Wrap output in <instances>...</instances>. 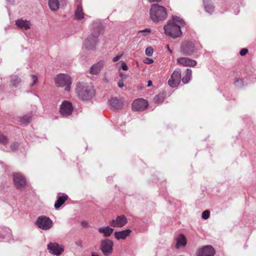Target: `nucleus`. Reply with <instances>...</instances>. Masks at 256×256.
Returning <instances> with one entry per match:
<instances>
[{
    "label": "nucleus",
    "mask_w": 256,
    "mask_h": 256,
    "mask_svg": "<svg viewBox=\"0 0 256 256\" xmlns=\"http://www.w3.org/2000/svg\"><path fill=\"white\" fill-rule=\"evenodd\" d=\"M103 28L100 22H94L90 34L84 42V46L86 50H94L98 42V38L102 32Z\"/></svg>",
    "instance_id": "obj_1"
},
{
    "label": "nucleus",
    "mask_w": 256,
    "mask_h": 256,
    "mask_svg": "<svg viewBox=\"0 0 256 256\" xmlns=\"http://www.w3.org/2000/svg\"><path fill=\"white\" fill-rule=\"evenodd\" d=\"M150 15L152 20L158 22L165 20L168 17L166 8L158 4H152L150 10Z\"/></svg>",
    "instance_id": "obj_2"
},
{
    "label": "nucleus",
    "mask_w": 256,
    "mask_h": 256,
    "mask_svg": "<svg viewBox=\"0 0 256 256\" xmlns=\"http://www.w3.org/2000/svg\"><path fill=\"white\" fill-rule=\"evenodd\" d=\"M76 90L79 98L83 100H90L94 94V90L92 85L82 82L77 84Z\"/></svg>",
    "instance_id": "obj_3"
},
{
    "label": "nucleus",
    "mask_w": 256,
    "mask_h": 256,
    "mask_svg": "<svg viewBox=\"0 0 256 256\" xmlns=\"http://www.w3.org/2000/svg\"><path fill=\"white\" fill-rule=\"evenodd\" d=\"M164 28L166 34L173 38L180 37L182 34L180 26L174 22H168Z\"/></svg>",
    "instance_id": "obj_4"
},
{
    "label": "nucleus",
    "mask_w": 256,
    "mask_h": 256,
    "mask_svg": "<svg viewBox=\"0 0 256 256\" xmlns=\"http://www.w3.org/2000/svg\"><path fill=\"white\" fill-rule=\"evenodd\" d=\"M56 85L58 87L65 86V90L69 91L72 84L70 76L66 74H60L54 78Z\"/></svg>",
    "instance_id": "obj_5"
},
{
    "label": "nucleus",
    "mask_w": 256,
    "mask_h": 256,
    "mask_svg": "<svg viewBox=\"0 0 256 256\" xmlns=\"http://www.w3.org/2000/svg\"><path fill=\"white\" fill-rule=\"evenodd\" d=\"M36 224L40 229L48 230L52 228L53 222L48 217L42 216L38 217L36 222Z\"/></svg>",
    "instance_id": "obj_6"
},
{
    "label": "nucleus",
    "mask_w": 256,
    "mask_h": 256,
    "mask_svg": "<svg viewBox=\"0 0 256 256\" xmlns=\"http://www.w3.org/2000/svg\"><path fill=\"white\" fill-rule=\"evenodd\" d=\"M113 246L114 242L112 240L105 239L102 240L100 249L105 256H108L112 252Z\"/></svg>",
    "instance_id": "obj_7"
},
{
    "label": "nucleus",
    "mask_w": 256,
    "mask_h": 256,
    "mask_svg": "<svg viewBox=\"0 0 256 256\" xmlns=\"http://www.w3.org/2000/svg\"><path fill=\"white\" fill-rule=\"evenodd\" d=\"M73 110L72 103L68 100H64L60 106V112L63 116H67L72 114Z\"/></svg>",
    "instance_id": "obj_8"
},
{
    "label": "nucleus",
    "mask_w": 256,
    "mask_h": 256,
    "mask_svg": "<svg viewBox=\"0 0 256 256\" xmlns=\"http://www.w3.org/2000/svg\"><path fill=\"white\" fill-rule=\"evenodd\" d=\"M181 80V70L176 69L174 70L170 78L168 80V84L172 88H176L178 86Z\"/></svg>",
    "instance_id": "obj_9"
},
{
    "label": "nucleus",
    "mask_w": 256,
    "mask_h": 256,
    "mask_svg": "<svg viewBox=\"0 0 256 256\" xmlns=\"http://www.w3.org/2000/svg\"><path fill=\"white\" fill-rule=\"evenodd\" d=\"M49 252L54 255L60 256L64 252V247L56 242H50L47 246Z\"/></svg>",
    "instance_id": "obj_10"
},
{
    "label": "nucleus",
    "mask_w": 256,
    "mask_h": 256,
    "mask_svg": "<svg viewBox=\"0 0 256 256\" xmlns=\"http://www.w3.org/2000/svg\"><path fill=\"white\" fill-rule=\"evenodd\" d=\"M195 50L194 45L191 42H184L180 48L181 52L184 55L191 56L194 54Z\"/></svg>",
    "instance_id": "obj_11"
},
{
    "label": "nucleus",
    "mask_w": 256,
    "mask_h": 256,
    "mask_svg": "<svg viewBox=\"0 0 256 256\" xmlns=\"http://www.w3.org/2000/svg\"><path fill=\"white\" fill-rule=\"evenodd\" d=\"M148 106V103L146 100L142 98H139L135 100L132 104V109L134 110H146Z\"/></svg>",
    "instance_id": "obj_12"
},
{
    "label": "nucleus",
    "mask_w": 256,
    "mask_h": 256,
    "mask_svg": "<svg viewBox=\"0 0 256 256\" xmlns=\"http://www.w3.org/2000/svg\"><path fill=\"white\" fill-rule=\"evenodd\" d=\"M215 250L211 246H206L199 249L196 253V256H214Z\"/></svg>",
    "instance_id": "obj_13"
},
{
    "label": "nucleus",
    "mask_w": 256,
    "mask_h": 256,
    "mask_svg": "<svg viewBox=\"0 0 256 256\" xmlns=\"http://www.w3.org/2000/svg\"><path fill=\"white\" fill-rule=\"evenodd\" d=\"M128 222L127 218L124 215L118 216L116 219H114L109 222L110 225L112 227H122Z\"/></svg>",
    "instance_id": "obj_14"
},
{
    "label": "nucleus",
    "mask_w": 256,
    "mask_h": 256,
    "mask_svg": "<svg viewBox=\"0 0 256 256\" xmlns=\"http://www.w3.org/2000/svg\"><path fill=\"white\" fill-rule=\"evenodd\" d=\"M13 179L14 185L18 188H22L26 184V181L24 176L20 173L14 174Z\"/></svg>",
    "instance_id": "obj_15"
},
{
    "label": "nucleus",
    "mask_w": 256,
    "mask_h": 256,
    "mask_svg": "<svg viewBox=\"0 0 256 256\" xmlns=\"http://www.w3.org/2000/svg\"><path fill=\"white\" fill-rule=\"evenodd\" d=\"M178 63L184 66H194L197 62L196 60L188 58H180L177 59Z\"/></svg>",
    "instance_id": "obj_16"
},
{
    "label": "nucleus",
    "mask_w": 256,
    "mask_h": 256,
    "mask_svg": "<svg viewBox=\"0 0 256 256\" xmlns=\"http://www.w3.org/2000/svg\"><path fill=\"white\" fill-rule=\"evenodd\" d=\"M16 25L18 28L22 30H28L30 28V21L26 20H24L22 18H20L16 21Z\"/></svg>",
    "instance_id": "obj_17"
},
{
    "label": "nucleus",
    "mask_w": 256,
    "mask_h": 256,
    "mask_svg": "<svg viewBox=\"0 0 256 256\" xmlns=\"http://www.w3.org/2000/svg\"><path fill=\"white\" fill-rule=\"evenodd\" d=\"M176 248L179 249L182 247H184L187 243L186 236L183 234H178L176 238Z\"/></svg>",
    "instance_id": "obj_18"
},
{
    "label": "nucleus",
    "mask_w": 256,
    "mask_h": 256,
    "mask_svg": "<svg viewBox=\"0 0 256 256\" xmlns=\"http://www.w3.org/2000/svg\"><path fill=\"white\" fill-rule=\"evenodd\" d=\"M104 66L102 62H99L98 63L93 64L90 70V73L92 74H98L102 70Z\"/></svg>",
    "instance_id": "obj_19"
},
{
    "label": "nucleus",
    "mask_w": 256,
    "mask_h": 256,
    "mask_svg": "<svg viewBox=\"0 0 256 256\" xmlns=\"http://www.w3.org/2000/svg\"><path fill=\"white\" fill-rule=\"evenodd\" d=\"M132 230L130 229H126L124 230L116 232H114V236L118 240L125 239L128 236L130 235Z\"/></svg>",
    "instance_id": "obj_20"
},
{
    "label": "nucleus",
    "mask_w": 256,
    "mask_h": 256,
    "mask_svg": "<svg viewBox=\"0 0 256 256\" xmlns=\"http://www.w3.org/2000/svg\"><path fill=\"white\" fill-rule=\"evenodd\" d=\"M98 230L100 233L102 234L104 236L108 237L112 234L114 229L109 226H107L100 227Z\"/></svg>",
    "instance_id": "obj_21"
},
{
    "label": "nucleus",
    "mask_w": 256,
    "mask_h": 256,
    "mask_svg": "<svg viewBox=\"0 0 256 256\" xmlns=\"http://www.w3.org/2000/svg\"><path fill=\"white\" fill-rule=\"evenodd\" d=\"M204 5L206 11L208 14H212L214 10V6L209 0H204Z\"/></svg>",
    "instance_id": "obj_22"
},
{
    "label": "nucleus",
    "mask_w": 256,
    "mask_h": 256,
    "mask_svg": "<svg viewBox=\"0 0 256 256\" xmlns=\"http://www.w3.org/2000/svg\"><path fill=\"white\" fill-rule=\"evenodd\" d=\"M48 6L52 11H56L60 8V0H49Z\"/></svg>",
    "instance_id": "obj_23"
},
{
    "label": "nucleus",
    "mask_w": 256,
    "mask_h": 256,
    "mask_svg": "<svg viewBox=\"0 0 256 256\" xmlns=\"http://www.w3.org/2000/svg\"><path fill=\"white\" fill-rule=\"evenodd\" d=\"M110 105L115 109H118L122 106L120 100L116 98H112L109 101Z\"/></svg>",
    "instance_id": "obj_24"
},
{
    "label": "nucleus",
    "mask_w": 256,
    "mask_h": 256,
    "mask_svg": "<svg viewBox=\"0 0 256 256\" xmlns=\"http://www.w3.org/2000/svg\"><path fill=\"white\" fill-rule=\"evenodd\" d=\"M84 14L82 12V8L80 4L77 6L75 12V16L78 20H82L84 18Z\"/></svg>",
    "instance_id": "obj_25"
},
{
    "label": "nucleus",
    "mask_w": 256,
    "mask_h": 256,
    "mask_svg": "<svg viewBox=\"0 0 256 256\" xmlns=\"http://www.w3.org/2000/svg\"><path fill=\"white\" fill-rule=\"evenodd\" d=\"M68 198L67 196H59L56 202L54 204V208L56 209L58 208L62 204L64 203L66 200Z\"/></svg>",
    "instance_id": "obj_26"
},
{
    "label": "nucleus",
    "mask_w": 256,
    "mask_h": 256,
    "mask_svg": "<svg viewBox=\"0 0 256 256\" xmlns=\"http://www.w3.org/2000/svg\"><path fill=\"white\" fill-rule=\"evenodd\" d=\"M192 71L190 69L187 68L186 72V74L183 76L182 80L184 84H187L192 78Z\"/></svg>",
    "instance_id": "obj_27"
},
{
    "label": "nucleus",
    "mask_w": 256,
    "mask_h": 256,
    "mask_svg": "<svg viewBox=\"0 0 256 256\" xmlns=\"http://www.w3.org/2000/svg\"><path fill=\"white\" fill-rule=\"evenodd\" d=\"M165 98V94L164 93H160L156 96L154 98V102L156 104L162 103Z\"/></svg>",
    "instance_id": "obj_28"
},
{
    "label": "nucleus",
    "mask_w": 256,
    "mask_h": 256,
    "mask_svg": "<svg viewBox=\"0 0 256 256\" xmlns=\"http://www.w3.org/2000/svg\"><path fill=\"white\" fill-rule=\"evenodd\" d=\"M168 22H174L175 24H177L180 25V27L183 26L185 24L184 20L180 18V17L176 16H174L172 17V21H169Z\"/></svg>",
    "instance_id": "obj_29"
},
{
    "label": "nucleus",
    "mask_w": 256,
    "mask_h": 256,
    "mask_svg": "<svg viewBox=\"0 0 256 256\" xmlns=\"http://www.w3.org/2000/svg\"><path fill=\"white\" fill-rule=\"evenodd\" d=\"M31 116L28 114L20 118V122L21 124L25 125L28 124L31 120Z\"/></svg>",
    "instance_id": "obj_30"
},
{
    "label": "nucleus",
    "mask_w": 256,
    "mask_h": 256,
    "mask_svg": "<svg viewBox=\"0 0 256 256\" xmlns=\"http://www.w3.org/2000/svg\"><path fill=\"white\" fill-rule=\"evenodd\" d=\"M21 82V79L17 76H14L12 77L11 83L13 86H18Z\"/></svg>",
    "instance_id": "obj_31"
},
{
    "label": "nucleus",
    "mask_w": 256,
    "mask_h": 256,
    "mask_svg": "<svg viewBox=\"0 0 256 256\" xmlns=\"http://www.w3.org/2000/svg\"><path fill=\"white\" fill-rule=\"evenodd\" d=\"M8 142V138L3 134L0 133V143L6 146Z\"/></svg>",
    "instance_id": "obj_32"
},
{
    "label": "nucleus",
    "mask_w": 256,
    "mask_h": 256,
    "mask_svg": "<svg viewBox=\"0 0 256 256\" xmlns=\"http://www.w3.org/2000/svg\"><path fill=\"white\" fill-rule=\"evenodd\" d=\"M210 215V212L208 210H206L202 213V217L204 220L208 219Z\"/></svg>",
    "instance_id": "obj_33"
},
{
    "label": "nucleus",
    "mask_w": 256,
    "mask_h": 256,
    "mask_svg": "<svg viewBox=\"0 0 256 256\" xmlns=\"http://www.w3.org/2000/svg\"><path fill=\"white\" fill-rule=\"evenodd\" d=\"M153 52H154L153 48L150 46L148 47L146 49V54L148 56H152V55Z\"/></svg>",
    "instance_id": "obj_34"
},
{
    "label": "nucleus",
    "mask_w": 256,
    "mask_h": 256,
    "mask_svg": "<svg viewBox=\"0 0 256 256\" xmlns=\"http://www.w3.org/2000/svg\"><path fill=\"white\" fill-rule=\"evenodd\" d=\"M18 144L16 142L12 143L10 146V150L12 151H15L18 150Z\"/></svg>",
    "instance_id": "obj_35"
},
{
    "label": "nucleus",
    "mask_w": 256,
    "mask_h": 256,
    "mask_svg": "<svg viewBox=\"0 0 256 256\" xmlns=\"http://www.w3.org/2000/svg\"><path fill=\"white\" fill-rule=\"evenodd\" d=\"M235 85L238 87H240L242 85V79L236 78L235 82Z\"/></svg>",
    "instance_id": "obj_36"
},
{
    "label": "nucleus",
    "mask_w": 256,
    "mask_h": 256,
    "mask_svg": "<svg viewBox=\"0 0 256 256\" xmlns=\"http://www.w3.org/2000/svg\"><path fill=\"white\" fill-rule=\"evenodd\" d=\"M119 64H121V68L124 70H128V67L124 62L120 61Z\"/></svg>",
    "instance_id": "obj_37"
},
{
    "label": "nucleus",
    "mask_w": 256,
    "mask_h": 256,
    "mask_svg": "<svg viewBox=\"0 0 256 256\" xmlns=\"http://www.w3.org/2000/svg\"><path fill=\"white\" fill-rule=\"evenodd\" d=\"M151 32V30L150 29V28H146L144 30H139L138 32V33H143V36H146V33H150Z\"/></svg>",
    "instance_id": "obj_38"
},
{
    "label": "nucleus",
    "mask_w": 256,
    "mask_h": 256,
    "mask_svg": "<svg viewBox=\"0 0 256 256\" xmlns=\"http://www.w3.org/2000/svg\"><path fill=\"white\" fill-rule=\"evenodd\" d=\"M31 76L32 80V82L30 84V86H33L37 82L38 78L37 76L35 75H32Z\"/></svg>",
    "instance_id": "obj_39"
},
{
    "label": "nucleus",
    "mask_w": 256,
    "mask_h": 256,
    "mask_svg": "<svg viewBox=\"0 0 256 256\" xmlns=\"http://www.w3.org/2000/svg\"><path fill=\"white\" fill-rule=\"evenodd\" d=\"M248 52V50L246 48H242L240 50V54L242 56H245Z\"/></svg>",
    "instance_id": "obj_40"
},
{
    "label": "nucleus",
    "mask_w": 256,
    "mask_h": 256,
    "mask_svg": "<svg viewBox=\"0 0 256 256\" xmlns=\"http://www.w3.org/2000/svg\"><path fill=\"white\" fill-rule=\"evenodd\" d=\"M122 54H120L116 56H115L113 58L112 61L114 62H116L118 61L122 58Z\"/></svg>",
    "instance_id": "obj_41"
},
{
    "label": "nucleus",
    "mask_w": 256,
    "mask_h": 256,
    "mask_svg": "<svg viewBox=\"0 0 256 256\" xmlns=\"http://www.w3.org/2000/svg\"><path fill=\"white\" fill-rule=\"evenodd\" d=\"M154 62V60L152 58H146L144 61V62L146 64H151Z\"/></svg>",
    "instance_id": "obj_42"
},
{
    "label": "nucleus",
    "mask_w": 256,
    "mask_h": 256,
    "mask_svg": "<svg viewBox=\"0 0 256 256\" xmlns=\"http://www.w3.org/2000/svg\"><path fill=\"white\" fill-rule=\"evenodd\" d=\"M82 226L84 228H88V223L86 221H82L81 224Z\"/></svg>",
    "instance_id": "obj_43"
},
{
    "label": "nucleus",
    "mask_w": 256,
    "mask_h": 256,
    "mask_svg": "<svg viewBox=\"0 0 256 256\" xmlns=\"http://www.w3.org/2000/svg\"><path fill=\"white\" fill-rule=\"evenodd\" d=\"M118 86L120 88H122L124 86V84L122 80H119L118 82Z\"/></svg>",
    "instance_id": "obj_44"
},
{
    "label": "nucleus",
    "mask_w": 256,
    "mask_h": 256,
    "mask_svg": "<svg viewBox=\"0 0 256 256\" xmlns=\"http://www.w3.org/2000/svg\"><path fill=\"white\" fill-rule=\"evenodd\" d=\"M166 48L168 49V50L170 54H172V50L170 49L169 45H168V44L166 45Z\"/></svg>",
    "instance_id": "obj_45"
},
{
    "label": "nucleus",
    "mask_w": 256,
    "mask_h": 256,
    "mask_svg": "<svg viewBox=\"0 0 256 256\" xmlns=\"http://www.w3.org/2000/svg\"><path fill=\"white\" fill-rule=\"evenodd\" d=\"M152 86V82L151 80H149L148 82V86L150 87V86Z\"/></svg>",
    "instance_id": "obj_46"
},
{
    "label": "nucleus",
    "mask_w": 256,
    "mask_h": 256,
    "mask_svg": "<svg viewBox=\"0 0 256 256\" xmlns=\"http://www.w3.org/2000/svg\"><path fill=\"white\" fill-rule=\"evenodd\" d=\"M160 0H149L150 2H158V1H160Z\"/></svg>",
    "instance_id": "obj_47"
},
{
    "label": "nucleus",
    "mask_w": 256,
    "mask_h": 256,
    "mask_svg": "<svg viewBox=\"0 0 256 256\" xmlns=\"http://www.w3.org/2000/svg\"><path fill=\"white\" fill-rule=\"evenodd\" d=\"M120 76H121L122 78H124V76H124V74H122V73H121V74H120Z\"/></svg>",
    "instance_id": "obj_48"
},
{
    "label": "nucleus",
    "mask_w": 256,
    "mask_h": 256,
    "mask_svg": "<svg viewBox=\"0 0 256 256\" xmlns=\"http://www.w3.org/2000/svg\"><path fill=\"white\" fill-rule=\"evenodd\" d=\"M92 256H99L97 254H92Z\"/></svg>",
    "instance_id": "obj_49"
},
{
    "label": "nucleus",
    "mask_w": 256,
    "mask_h": 256,
    "mask_svg": "<svg viewBox=\"0 0 256 256\" xmlns=\"http://www.w3.org/2000/svg\"><path fill=\"white\" fill-rule=\"evenodd\" d=\"M76 244L77 245H80V242H76Z\"/></svg>",
    "instance_id": "obj_50"
}]
</instances>
